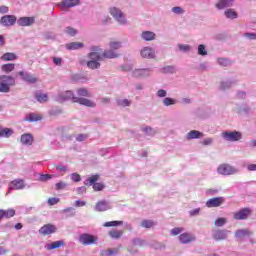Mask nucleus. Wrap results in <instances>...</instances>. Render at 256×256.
<instances>
[{"instance_id": "nucleus-1", "label": "nucleus", "mask_w": 256, "mask_h": 256, "mask_svg": "<svg viewBox=\"0 0 256 256\" xmlns=\"http://www.w3.org/2000/svg\"><path fill=\"white\" fill-rule=\"evenodd\" d=\"M90 53H88L87 58L94 61H103V59H115L119 57V54L113 52L111 50L104 51L98 46H92L90 49Z\"/></svg>"}, {"instance_id": "nucleus-2", "label": "nucleus", "mask_w": 256, "mask_h": 256, "mask_svg": "<svg viewBox=\"0 0 256 256\" xmlns=\"http://www.w3.org/2000/svg\"><path fill=\"white\" fill-rule=\"evenodd\" d=\"M60 99H62V101H69V99H72L73 103H78L79 105H83L84 107H97V104L95 102L87 98L75 97V95L71 91H65L64 93L60 94Z\"/></svg>"}, {"instance_id": "nucleus-3", "label": "nucleus", "mask_w": 256, "mask_h": 256, "mask_svg": "<svg viewBox=\"0 0 256 256\" xmlns=\"http://www.w3.org/2000/svg\"><path fill=\"white\" fill-rule=\"evenodd\" d=\"M13 85H15V78L13 76H0V93H9Z\"/></svg>"}, {"instance_id": "nucleus-4", "label": "nucleus", "mask_w": 256, "mask_h": 256, "mask_svg": "<svg viewBox=\"0 0 256 256\" xmlns=\"http://www.w3.org/2000/svg\"><path fill=\"white\" fill-rule=\"evenodd\" d=\"M99 174L92 175L88 179L85 180V185H88L89 187H93L94 191H103L105 189V184L103 183H97L99 181Z\"/></svg>"}, {"instance_id": "nucleus-5", "label": "nucleus", "mask_w": 256, "mask_h": 256, "mask_svg": "<svg viewBox=\"0 0 256 256\" xmlns=\"http://www.w3.org/2000/svg\"><path fill=\"white\" fill-rule=\"evenodd\" d=\"M98 240L99 238L97 236L89 233L81 234L78 238L79 243L84 246L95 245Z\"/></svg>"}, {"instance_id": "nucleus-6", "label": "nucleus", "mask_w": 256, "mask_h": 256, "mask_svg": "<svg viewBox=\"0 0 256 256\" xmlns=\"http://www.w3.org/2000/svg\"><path fill=\"white\" fill-rule=\"evenodd\" d=\"M110 15H112V17H114V19H116L120 25H125V23H127L125 14H123V12L117 7L110 8Z\"/></svg>"}, {"instance_id": "nucleus-7", "label": "nucleus", "mask_w": 256, "mask_h": 256, "mask_svg": "<svg viewBox=\"0 0 256 256\" xmlns=\"http://www.w3.org/2000/svg\"><path fill=\"white\" fill-rule=\"evenodd\" d=\"M222 137L223 139H225V141H231V142H235V141H240V139L243 137V134H241V132L238 131H226V132H222Z\"/></svg>"}, {"instance_id": "nucleus-8", "label": "nucleus", "mask_w": 256, "mask_h": 256, "mask_svg": "<svg viewBox=\"0 0 256 256\" xmlns=\"http://www.w3.org/2000/svg\"><path fill=\"white\" fill-rule=\"evenodd\" d=\"M217 171L220 175H235L237 173V169L229 164H221Z\"/></svg>"}, {"instance_id": "nucleus-9", "label": "nucleus", "mask_w": 256, "mask_h": 256, "mask_svg": "<svg viewBox=\"0 0 256 256\" xmlns=\"http://www.w3.org/2000/svg\"><path fill=\"white\" fill-rule=\"evenodd\" d=\"M1 25L4 27H13L17 23V16L15 15H5L0 19Z\"/></svg>"}, {"instance_id": "nucleus-10", "label": "nucleus", "mask_w": 256, "mask_h": 256, "mask_svg": "<svg viewBox=\"0 0 256 256\" xmlns=\"http://www.w3.org/2000/svg\"><path fill=\"white\" fill-rule=\"evenodd\" d=\"M40 235H53L57 233V227L53 224H45L39 229Z\"/></svg>"}, {"instance_id": "nucleus-11", "label": "nucleus", "mask_w": 256, "mask_h": 256, "mask_svg": "<svg viewBox=\"0 0 256 256\" xmlns=\"http://www.w3.org/2000/svg\"><path fill=\"white\" fill-rule=\"evenodd\" d=\"M25 189V181L22 179H16L9 183V191H19Z\"/></svg>"}, {"instance_id": "nucleus-12", "label": "nucleus", "mask_w": 256, "mask_h": 256, "mask_svg": "<svg viewBox=\"0 0 256 256\" xmlns=\"http://www.w3.org/2000/svg\"><path fill=\"white\" fill-rule=\"evenodd\" d=\"M251 214V209L249 208H244L238 212H235L233 214V218L236 219L237 221L245 220L247 217H249Z\"/></svg>"}, {"instance_id": "nucleus-13", "label": "nucleus", "mask_w": 256, "mask_h": 256, "mask_svg": "<svg viewBox=\"0 0 256 256\" xmlns=\"http://www.w3.org/2000/svg\"><path fill=\"white\" fill-rule=\"evenodd\" d=\"M225 203V198L223 197H215L211 198L206 202V207L213 208V207H221Z\"/></svg>"}, {"instance_id": "nucleus-14", "label": "nucleus", "mask_w": 256, "mask_h": 256, "mask_svg": "<svg viewBox=\"0 0 256 256\" xmlns=\"http://www.w3.org/2000/svg\"><path fill=\"white\" fill-rule=\"evenodd\" d=\"M35 23V17H20L17 20L19 27H31Z\"/></svg>"}, {"instance_id": "nucleus-15", "label": "nucleus", "mask_w": 256, "mask_h": 256, "mask_svg": "<svg viewBox=\"0 0 256 256\" xmlns=\"http://www.w3.org/2000/svg\"><path fill=\"white\" fill-rule=\"evenodd\" d=\"M178 239L180 243H182V245H188V243H193V241H195V236H193V234L185 232L180 234Z\"/></svg>"}, {"instance_id": "nucleus-16", "label": "nucleus", "mask_w": 256, "mask_h": 256, "mask_svg": "<svg viewBox=\"0 0 256 256\" xmlns=\"http://www.w3.org/2000/svg\"><path fill=\"white\" fill-rule=\"evenodd\" d=\"M213 239L215 241H225L227 239V230H221V229L214 230Z\"/></svg>"}, {"instance_id": "nucleus-17", "label": "nucleus", "mask_w": 256, "mask_h": 256, "mask_svg": "<svg viewBox=\"0 0 256 256\" xmlns=\"http://www.w3.org/2000/svg\"><path fill=\"white\" fill-rule=\"evenodd\" d=\"M141 56L144 59H155V50L151 47H144L141 50Z\"/></svg>"}, {"instance_id": "nucleus-18", "label": "nucleus", "mask_w": 256, "mask_h": 256, "mask_svg": "<svg viewBox=\"0 0 256 256\" xmlns=\"http://www.w3.org/2000/svg\"><path fill=\"white\" fill-rule=\"evenodd\" d=\"M18 58L17 54L13 52H6L0 57L1 61H17Z\"/></svg>"}, {"instance_id": "nucleus-19", "label": "nucleus", "mask_w": 256, "mask_h": 256, "mask_svg": "<svg viewBox=\"0 0 256 256\" xmlns=\"http://www.w3.org/2000/svg\"><path fill=\"white\" fill-rule=\"evenodd\" d=\"M83 47V42H71L66 44V49H68V51H77V49H83Z\"/></svg>"}, {"instance_id": "nucleus-20", "label": "nucleus", "mask_w": 256, "mask_h": 256, "mask_svg": "<svg viewBox=\"0 0 256 256\" xmlns=\"http://www.w3.org/2000/svg\"><path fill=\"white\" fill-rule=\"evenodd\" d=\"M250 235H253V232L247 229L237 230L235 232V237H237V239H245V237H250Z\"/></svg>"}, {"instance_id": "nucleus-21", "label": "nucleus", "mask_w": 256, "mask_h": 256, "mask_svg": "<svg viewBox=\"0 0 256 256\" xmlns=\"http://www.w3.org/2000/svg\"><path fill=\"white\" fill-rule=\"evenodd\" d=\"M96 211L99 212H103V211H108V209H110L109 204L107 203V201L102 200L96 203L95 206Z\"/></svg>"}, {"instance_id": "nucleus-22", "label": "nucleus", "mask_w": 256, "mask_h": 256, "mask_svg": "<svg viewBox=\"0 0 256 256\" xmlns=\"http://www.w3.org/2000/svg\"><path fill=\"white\" fill-rule=\"evenodd\" d=\"M234 0H219L218 3H216V8L218 9H225L227 7H231L233 5Z\"/></svg>"}, {"instance_id": "nucleus-23", "label": "nucleus", "mask_w": 256, "mask_h": 256, "mask_svg": "<svg viewBox=\"0 0 256 256\" xmlns=\"http://www.w3.org/2000/svg\"><path fill=\"white\" fill-rule=\"evenodd\" d=\"M20 141L23 145H33V136L31 134H23L20 137Z\"/></svg>"}, {"instance_id": "nucleus-24", "label": "nucleus", "mask_w": 256, "mask_h": 256, "mask_svg": "<svg viewBox=\"0 0 256 256\" xmlns=\"http://www.w3.org/2000/svg\"><path fill=\"white\" fill-rule=\"evenodd\" d=\"M200 137H203V133L197 130H192L188 132L186 135V138L188 139V141H191V139H200Z\"/></svg>"}, {"instance_id": "nucleus-25", "label": "nucleus", "mask_w": 256, "mask_h": 256, "mask_svg": "<svg viewBox=\"0 0 256 256\" xmlns=\"http://www.w3.org/2000/svg\"><path fill=\"white\" fill-rule=\"evenodd\" d=\"M11 135H13V129L0 126V138L5 137L6 139H9Z\"/></svg>"}, {"instance_id": "nucleus-26", "label": "nucleus", "mask_w": 256, "mask_h": 256, "mask_svg": "<svg viewBox=\"0 0 256 256\" xmlns=\"http://www.w3.org/2000/svg\"><path fill=\"white\" fill-rule=\"evenodd\" d=\"M41 119H43V116H41V114L30 113L26 116L24 121H29L30 123H33L34 121H41Z\"/></svg>"}, {"instance_id": "nucleus-27", "label": "nucleus", "mask_w": 256, "mask_h": 256, "mask_svg": "<svg viewBox=\"0 0 256 256\" xmlns=\"http://www.w3.org/2000/svg\"><path fill=\"white\" fill-rule=\"evenodd\" d=\"M123 230L112 229L108 232L111 239H121L123 237Z\"/></svg>"}, {"instance_id": "nucleus-28", "label": "nucleus", "mask_w": 256, "mask_h": 256, "mask_svg": "<svg viewBox=\"0 0 256 256\" xmlns=\"http://www.w3.org/2000/svg\"><path fill=\"white\" fill-rule=\"evenodd\" d=\"M35 99L38 103H47V101H49V96L45 93L36 92Z\"/></svg>"}, {"instance_id": "nucleus-29", "label": "nucleus", "mask_w": 256, "mask_h": 256, "mask_svg": "<svg viewBox=\"0 0 256 256\" xmlns=\"http://www.w3.org/2000/svg\"><path fill=\"white\" fill-rule=\"evenodd\" d=\"M64 246H65V241L59 240V241L52 242L51 244H48V249L49 251H53L54 249H59L60 247H64Z\"/></svg>"}, {"instance_id": "nucleus-30", "label": "nucleus", "mask_w": 256, "mask_h": 256, "mask_svg": "<svg viewBox=\"0 0 256 256\" xmlns=\"http://www.w3.org/2000/svg\"><path fill=\"white\" fill-rule=\"evenodd\" d=\"M141 37L144 41H153V39H155V33L152 31H144L142 32Z\"/></svg>"}, {"instance_id": "nucleus-31", "label": "nucleus", "mask_w": 256, "mask_h": 256, "mask_svg": "<svg viewBox=\"0 0 256 256\" xmlns=\"http://www.w3.org/2000/svg\"><path fill=\"white\" fill-rule=\"evenodd\" d=\"M119 253V248H108L107 250H104L101 252L102 256H113L117 255Z\"/></svg>"}, {"instance_id": "nucleus-32", "label": "nucleus", "mask_w": 256, "mask_h": 256, "mask_svg": "<svg viewBox=\"0 0 256 256\" xmlns=\"http://www.w3.org/2000/svg\"><path fill=\"white\" fill-rule=\"evenodd\" d=\"M3 73H11V71H15V64L14 63H7L1 66Z\"/></svg>"}, {"instance_id": "nucleus-33", "label": "nucleus", "mask_w": 256, "mask_h": 256, "mask_svg": "<svg viewBox=\"0 0 256 256\" xmlns=\"http://www.w3.org/2000/svg\"><path fill=\"white\" fill-rule=\"evenodd\" d=\"M2 211V215L4 217V219H11V217H15V209L11 208L8 210H3L0 209Z\"/></svg>"}, {"instance_id": "nucleus-34", "label": "nucleus", "mask_w": 256, "mask_h": 256, "mask_svg": "<svg viewBox=\"0 0 256 256\" xmlns=\"http://www.w3.org/2000/svg\"><path fill=\"white\" fill-rule=\"evenodd\" d=\"M88 69H99L101 67V63L99 60H91L86 63Z\"/></svg>"}, {"instance_id": "nucleus-35", "label": "nucleus", "mask_w": 256, "mask_h": 256, "mask_svg": "<svg viewBox=\"0 0 256 256\" xmlns=\"http://www.w3.org/2000/svg\"><path fill=\"white\" fill-rule=\"evenodd\" d=\"M80 1L79 0H63L62 5H64V7H77V5H79Z\"/></svg>"}, {"instance_id": "nucleus-36", "label": "nucleus", "mask_w": 256, "mask_h": 256, "mask_svg": "<svg viewBox=\"0 0 256 256\" xmlns=\"http://www.w3.org/2000/svg\"><path fill=\"white\" fill-rule=\"evenodd\" d=\"M134 77H147L149 75V69H138L133 73Z\"/></svg>"}, {"instance_id": "nucleus-37", "label": "nucleus", "mask_w": 256, "mask_h": 256, "mask_svg": "<svg viewBox=\"0 0 256 256\" xmlns=\"http://www.w3.org/2000/svg\"><path fill=\"white\" fill-rule=\"evenodd\" d=\"M76 93H77L79 99H84L83 97H90L89 91L85 88H78L76 90Z\"/></svg>"}, {"instance_id": "nucleus-38", "label": "nucleus", "mask_w": 256, "mask_h": 256, "mask_svg": "<svg viewBox=\"0 0 256 256\" xmlns=\"http://www.w3.org/2000/svg\"><path fill=\"white\" fill-rule=\"evenodd\" d=\"M224 15L227 17V19H237L238 17L237 12H235L233 9H227L224 12Z\"/></svg>"}, {"instance_id": "nucleus-39", "label": "nucleus", "mask_w": 256, "mask_h": 256, "mask_svg": "<svg viewBox=\"0 0 256 256\" xmlns=\"http://www.w3.org/2000/svg\"><path fill=\"white\" fill-rule=\"evenodd\" d=\"M117 49H121V42L111 41L110 42V50H106V51H112V53H115L114 51H117Z\"/></svg>"}, {"instance_id": "nucleus-40", "label": "nucleus", "mask_w": 256, "mask_h": 256, "mask_svg": "<svg viewBox=\"0 0 256 256\" xmlns=\"http://www.w3.org/2000/svg\"><path fill=\"white\" fill-rule=\"evenodd\" d=\"M144 229H151L155 227V223L152 220H143L140 224Z\"/></svg>"}, {"instance_id": "nucleus-41", "label": "nucleus", "mask_w": 256, "mask_h": 256, "mask_svg": "<svg viewBox=\"0 0 256 256\" xmlns=\"http://www.w3.org/2000/svg\"><path fill=\"white\" fill-rule=\"evenodd\" d=\"M123 225V221H110L103 224V227H119Z\"/></svg>"}, {"instance_id": "nucleus-42", "label": "nucleus", "mask_w": 256, "mask_h": 256, "mask_svg": "<svg viewBox=\"0 0 256 256\" xmlns=\"http://www.w3.org/2000/svg\"><path fill=\"white\" fill-rule=\"evenodd\" d=\"M23 80L26 81V83H37V78L31 74H25Z\"/></svg>"}, {"instance_id": "nucleus-43", "label": "nucleus", "mask_w": 256, "mask_h": 256, "mask_svg": "<svg viewBox=\"0 0 256 256\" xmlns=\"http://www.w3.org/2000/svg\"><path fill=\"white\" fill-rule=\"evenodd\" d=\"M176 103H177V100L169 97H166L163 100V105H165V107H169L170 105H175Z\"/></svg>"}, {"instance_id": "nucleus-44", "label": "nucleus", "mask_w": 256, "mask_h": 256, "mask_svg": "<svg viewBox=\"0 0 256 256\" xmlns=\"http://www.w3.org/2000/svg\"><path fill=\"white\" fill-rule=\"evenodd\" d=\"M117 104L119 105V107H130L131 106V100H129V99L118 100Z\"/></svg>"}, {"instance_id": "nucleus-45", "label": "nucleus", "mask_w": 256, "mask_h": 256, "mask_svg": "<svg viewBox=\"0 0 256 256\" xmlns=\"http://www.w3.org/2000/svg\"><path fill=\"white\" fill-rule=\"evenodd\" d=\"M225 223H227V218H217L214 222V225H216V227H223Z\"/></svg>"}, {"instance_id": "nucleus-46", "label": "nucleus", "mask_w": 256, "mask_h": 256, "mask_svg": "<svg viewBox=\"0 0 256 256\" xmlns=\"http://www.w3.org/2000/svg\"><path fill=\"white\" fill-rule=\"evenodd\" d=\"M183 231H185V229L183 227L173 228L171 230V235H173L175 237L177 235H180V233H183Z\"/></svg>"}, {"instance_id": "nucleus-47", "label": "nucleus", "mask_w": 256, "mask_h": 256, "mask_svg": "<svg viewBox=\"0 0 256 256\" xmlns=\"http://www.w3.org/2000/svg\"><path fill=\"white\" fill-rule=\"evenodd\" d=\"M65 33L67 35H71V37H74V35H77V30H75V28L66 27L65 28Z\"/></svg>"}, {"instance_id": "nucleus-48", "label": "nucleus", "mask_w": 256, "mask_h": 256, "mask_svg": "<svg viewBox=\"0 0 256 256\" xmlns=\"http://www.w3.org/2000/svg\"><path fill=\"white\" fill-rule=\"evenodd\" d=\"M65 187H67V183L60 181L58 183H56L55 185V189L56 191H61V189H65Z\"/></svg>"}, {"instance_id": "nucleus-49", "label": "nucleus", "mask_w": 256, "mask_h": 256, "mask_svg": "<svg viewBox=\"0 0 256 256\" xmlns=\"http://www.w3.org/2000/svg\"><path fill=\"white\" fill-rule=\"evenodd\" d=\"M219 65L222 67H228V65H231V63L226 58H220L218 59Z\"/></svg>"}, {"instance_id": "nucleus-50", "label": "nucleus", "mask_w": 256, "mask_h": 256, "mask_svg": "<svg viewBox=\"0 0 256 256\" xmlns=\"http://www.w3.org/2000/svg\"><path fill=\"white\" fill-rule=\"evenodd\" d=\"M198 55H203V56L207 55V50H205V45L200 44L198 46Z\"/></svg>"}, {"instance_id": "nucleus-51", "label": "nucleus", "mask_w": 256, "mask_h": 256, "mask_svg": "<svg viewBox=\"0 0 256 256\" xmlns=\"http://www.w3.org/2000/svg\"><path fill=\"white\" fill-rule=\"evenodd\" d=\"M59 201H61L59 198H49L48 199V205L53 206V205H57V203H59Z\"/></svg>"}, {"instance_id": "nucleus-52", "label": "nucleus", "mask_w": 256, "mask_h": 256, "mask_svg": "<svg viewBox=\"0 0 256 256\" xmlns=\"http://www.w3.org/2000/svg\"><path fill=\"white\" fill-rule=\"evenodd\" d=\"M71 179L72 181H74L75 183H79V181H81V175L77 174V173H72L71 174Z\"/></svg>"}, {"instance_id": "nucleus-53", "label": "nucleus", "mask_w": 256, "mask_h": 256, "mask_svg": "<svg viewBox=\"0 0 256 256\" xmlns=\"http://www.w3.org/2000/svg\"><path fill=\"white\" fill-rule=\"evenodd\" d=\"M49 179H53V175L51 174L40 175V181H49Z\"/></svg>"}, {"instance_id": "nucleus-54", "label": "nucleus", "mask_w": 256, "mask_h": 256, "mask_svg": "<svg viewBox=\"0 0 256 256\" xmlns=\"http://www.w3.org/2000/svg\"><path fill=\"white\" fill-rule=\"evenodd\" d=\"M172 11H173V13H176V15H181V14L185 13L183 8H181V7H173Z\"/></svg>"}, {"instance_id": "nucleus-55", "label": "nucleus", "mask_w": 256, "mask_h": 256, "mask_svg": "<svg viewBox=\"0 0 256 256\" xmlns=\"http://www.w3.org/2000/svg\"><path fill=\"white\" fill-rule=\"evenodd\" d=\"M55 167H56L57 171H60L61 173H67V166L56 165Z\"/></svg>"}, {"instance_id": "nucleus-56", "label": "nucleus", "mask_w": 256, "mask_h": 256, "mask_svg": "<svg viewBox=\"0 0 256 256\" xmlns=\"http://www.w3.org/2000/svg\"><path fill=\"white\" fill-rule=\"evenodd\" d=\"M157 97H167V90L160 89L156 93Z\"/></svg>"}, {"instance_id": "nucleus-57", "label": "nucleus", "mask_w": 256, "mask_h": 256, "mask_svg": "<svg viewBox=\"0 0 256 256\" xmlns=\"http://www.w3.org/2000/svg\"><path fill=\"white\" fill-rule=\"evenodd\" d=\"M87 203L85 201L76 200L75 201V207H85Z\"/></svg>"}, {"instance_id": "nucleus-58", "label": "nucleus", "mask_w": 256, "mask_h": 256, "mask_svg": "<svg viewBox=\"0 0 256 256\" xmlns=\"http://www.w3.org/2000/svg\"><path fill=\"white\" fill-rule=\"evenodd\" d=\"M244 37H247L250 40H256V33H245Z\"/></svg>"}, {"instance_id": "nucleus-59", "label": "nucleus", "mask_w": 256, "mask_h": 256, "mask_svg": "<svg viewBox=\"0 0 256 256\" xmlns=\"http://www.w3.org/2000/svg\"><path fill=\"white\" fill-rule=\"evenodd\" d=\"M87 134H79L77 137H76V141H85V139H87Z\"/></svg>"}, {"instance_id": "nucleus-60", "label": "nucleus", "mask_w": 256, "mask_h": 256, "mask_svg": "<svg viewBox=\"0 0 256 256\" xmlns=\"http://www.w3.org/2000/svg\"><path fill=\"white\" fill-rule=\"evenodd\" d=\"M213 143V138H206L202 141V145H211Z\"/></svg>"}, {"instance_id": "nucleus-61", "label": "nucleus", "mask_w": 256, "mask_h": 256, "mask_svg": "<svg viewBox=\"0 0 256 256\" xmlns=\"http://www.w3.org/2000/svg\"><path fill=\"white\" fill-rule=\"evenodd\" d=\"M53 63H54V65H61V63H63V59L54 57L53 58Z\"/></svg>"}, {"instance_id": "nucleus-62", "label": "nucleus", "mask_w": 256, "mask_h": 256, "mask_svg": "<svg viewBox=\"0 0 256 256\" xmlns=\"http://www.w3.org/2000/svg\"><path fill=\"white\" fill-rule=\"evenodd\" d=\"M133 243H134V245H138L139 247H143V240H141V239H134Z\"/></svg>"}, {"instance_id": "nucleus-63", "label": "nucleus", "mask_w": 256, "mask_h": 256, "mask_svg": "<svg viewBox=\"0 0 256 256\" xmlns=\"http://www.w3.org/2000/svg\"><path fill=\"white\" fill-rule=\"evenodd\" d=\"M0 13H9V7L0 6Z\"/></svg>"}, {"instance_id": "nucleus-64", "label": "nucleus", "mask_w": 256, "mask_h": 256, "mask_svg": "<svg viewBox=\"0 0 256 256\" xmlns=\"http://www.w3.org/2000/svg\"><path fill=\"white\" fill-rule=\"evenodd\" d=\"M248 171H256V164H251L248 166Z\"/></svg>"}]
</instances>
